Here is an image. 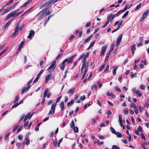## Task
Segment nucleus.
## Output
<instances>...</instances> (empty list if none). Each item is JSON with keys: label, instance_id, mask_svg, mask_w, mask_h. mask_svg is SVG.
<instances>
[{"label": "nucleus", "instance_id": "obj_22", "mask_svg": "<svg viewBox=\"0 0 149 149\" xmlns=\"http://www.w3.org/2000/svg\"><path fill=\"white\" fill-rule=\"evenodd\" d=\"M18 29H17V28H16L14 31V32L13 33L11 37H12L16 35V34H18V33H17L18 31Z\"/></svg>", "mask_w": 149, "mask_h": 149}, {"label": "nucleus", "instance_id": "obj_1", "mask_svg": "<svg viewBox=\"0 0 149 149\" xmlns=\"http://www.w3.org/2000/svg\"><path fill=\"white\" fill-rule=\"evenodd\" d=\"M33 79L30 80V81L28 82V83L27 84V85L28 86L26 88L25 87H24L23 89L22 90L21 94L22 95L24 93H26L27 91H28L30 88L31 87V86L29 84L32 82V80Z\"/></svg>", "mask_w": 149, "mask_h": 149}, {"label": "nucleus", "instance_id": "obj_56", "mask_svg": "<svg viewBox=\"0 0 149 149\" xmlns=\"http://www.w3.org/2000/svg\"><path fill=\"white\" fill-rule=\"evenodd\" d=\"M109 68V65H108L105 69V70H104V72H106V71H108Z\"/></svg>", "mask_w": 149, "mask_h": 149}, {"label": "nucleus", "instance_id": "obj_4", "mask_svg": "<svg viewBox=\"0 0 149 149\" xmlns=\"http://www.w3.org/2000/svg\"><path fill=\"white\" fill-rule=\"evenodd\" d=\"M17 5V4L15 3V4L13 6H12L9 7L7 9H5L3 12L1 14V15H3L9 11H11L13 9H14L15 7Z\"/></svg>", "mask_w": 149, "mask_h": 149}, {"label": "nucleus", "instance_id": "obj_58", "mask_svg": "<svg viewBox=\"0 0 149 149\" xmlns=\"http://www.w3.org/2000/svg\"><path fill=\"white\" fill-rule=\"evenodd\" d=\"M21 21L20 20H19V22H18L17 25L16 26V28H17V29H19V25L21 23Z\"/></svg>", "mask_w": 149, "mask_h": 149}, {"label": "nucleus", "instance_id": "obj_7", "mask_svg": "<svg viewBox=\"0 0 149 149\" xmlns=\"http://www.w3.org/2000/svg\"><path fill=\"white\" fill-rule=\"evenodd\" d=\"M45 14L44 12V10H42L37 15V16H38V20H40L42 19L45 16Z\"/></svg>", "mask_w": 149, "mask_h": 149}, {"label": "nucleus", "instance_id": "obj_27", "mask_svg": "<svg viewBox=\"0 0 149 149\" xmlns=\"http://www.w3.org/2000/svg\"><path fill=\"white\" fill-rule=\"evenodd\" d=\"M74 91H75L74 88H71L69 90V91H68V94L70 93L72 94H73L74 92Z\"/></svg>", "mask_w": 149, "mask_h": 149}, {"label": "nucleus", "instance_id": "obj_60", "mask_svg": "<svg viewBox=\"0 0 149 149\" xmlns=\"http://www.w3.org/2000/svg\"><path fill=\"white\" fill-rule=\"evenodd\" d=\"M22 126H20L19 129H18L17 131V133H18L20 131H21L22 130Z\"/></svg>", "mask_w": 149, "mask_h": 149}, {"label": "nucleus", "instance_id": "obj_30", "mask_svg": "<svg viewBox=\"0 0 149 149\" xmlns=\"http://www.w3.org/2000/svg\"><path fill=\"white\" fill-rule=\"evenodd\" d=\"M132 4H131L130 6H129V4L126 5L125 6L124 9L126 11L127 9H129L132 6Z\"/></svg>", "mask_w": 149, "mask_h": 149}, {"label": "nucleus", "instance_id": "obj_33", "mask_svg": "<svg viewBox=\"0 0 149 149\" xmlns=\"http://www.w3.org/2000/svg\"><path fill=\"white\" fill-rule=\"evenodd\" d=\"M139 97H141L142 96V94L139 90H137L135 92Z\"/></svg>", "mask_w": 149, "mask_h": 149}, {"label": "nucleus", "instance_id": "obj_50", "mask_svg": "<svg viewBox=\"0 0 149 149\" xmlns=\"http://www.w3.org/2000/svg\"><path fill=\"white\" fill-rule=\"evenodd\" d=\"M74 38V35H72L69 38V39L70 42H71L72 41V40Z\"/></svg>", "mask_w": 149, "mask_h": 149}, {"label": "nucleus", "instance_id": "obj_44", "mask_svg": "<svg viewBox=\"0 0 149 149\" xmlns=\"http://www.w3.org/2000/svg\"><path fill=\"white\" fill-rule=\"evenodd\" d=\"M110 130H111L113 134H115L116 133V132L115 130V129L113 128L112 127H110Z\"/></svg>", "mask_w": 149, "mask_h": 149}, {"label": "nucleus", "instance_id": "obj_5", "mask_svg": "<svg viewBox=\"0 0 149 149\" xmlns=\"http://www.w3.org/2000/svg\"><path fill=\"white\" fill-rule=\"evenodd\" d=\"M76 54L72 56H71L68 57V58L65 59L63 61L65 63L67 62L68 63H69L72 62L73 61L74 58H75Z\"/></svg>", "mask_w": 149, "mask_h": 149}, {"label": "nucleus", "instance_id": "obj_20", "mask_svg": "<svg viewBox=\"0 0 149 149\" xmlns=\"http://www.w3.org/2000/svg\"><path fill=\"white\" fill-rule=\"evenodd\" d=\"M51 74H49L45 77V83L47 82L49 80V79L51 77Z\"/></svg>", "mask_w": 149, "mask_h": 149}, {"label": "nucleus", "instance_id": "obj_62", "mask_svg": "<svg viewBox=\"0 0 149 149\" xmlns=\"http://www.w3.org/2000/svg\"><path fill=\"white\" fill-rule=\"evenodd\" d=\"M139 109L141 113L143 111V110L141 106H139Z\"/></svg>", "mask_w": 149, "mask_h": 149}, {"label": "nucleus", "instance_id": "obj_12", "mask_svg": "<svg viewBox=\"0 0 149 149\" xmlns=\"http://www.w3.org/2000/svg\"><path fill=\"white\" fill-rule=\"evenodd\" d=\"M122 37L123 34H121L119 35L118 37V38L116 44V46L117 47L118 46L120 43L122 38Z\"/></svg>", "mask_w": 149, "mask_h": 149}, {"label": "nucleus", "instance_id": "obj_55", "mask_svg": "<svg viewBox=\"0 0 149 149\" xmlns=\"http://www.w3.org/2000/svg\"><path fill=\"white\" fill-rule=\"evenodd\" d=\"M63 138H61L59 140V142H58L57 143L58 146V148H59V147L60 143L63 140Z\"/></svg>", "mask_w": 149, "mask_h": 149}, {"label": "nucleus", "instance_id": "obj_38", "mask_svg": "<svg viewBox=\"0 0 149 149\" xmlns=\"http://www.w3.org/2000/svg\"><path fill=\"white\" fill-rule=\"evenodd\" d=\"M74 131L75 133H77L79 131V129L77 127H74V126L73 127Z\"/></svg>", "mask_w": 149, "mask_h": 149}, {"label": "nucleus", "instance_id": "obj_47", "mask_svg": "<svg viewBox=\"0 0 149 149\" xmlns=\"http://www.w3.org/2000/svg\"><path fill=\"white\" fill-rule=\"evenodd\" d=\"M19 127V125H17L15 126L14 127L13 130V132L14 133L15 131V130L18 128Z\"/></svg>", "mask_w": 149, "mask_h": 149}, {"label": "nucleus", "instance_id": "obj_14", "mask_svg": "<svg viewBox=\"0 0 149 149\" xmlns=\"http://www.w3.org/2000/svg\"><path fill=\"white\" fill-rule=\"evenodd\" d=\"M35 34V32L33 30H31L29 32V35L27 36L28 38L31 39L32 37H33Z\"/></svg>", "mask_w": 149, "mask_h": 149}, {"label": "nucleus", "instance_id": "obj_45", "mask_svg": "<svg viewBox=\"0 0 149 149\" xmlns=\"http://www.w3.org/2000/svg\"><path fill=\"white\" fill-rule=\"evenodd\" d=\"M149 13V9L146 10L145 12L143 14V15L146 17L147 14Z\"/></svg>", "mask_w": 149, "mask_h": 149}, {"label": "nucleus", "instance_id": "obj_6", "mask_svg": "<svg viewBox=\"0 0 149 149\" xmlns=\"http://www.w3.org/2000/svg\"><path fill=\"white\" fill-rule=\"evenodd\" d=\"M56 61H54L52 64L49 67L48 70V72H53L56 67Z\"/></svg>", "mask_w": 149, "mask_h": 149}, {"label": "nucleus", "instance_id": "obj_13", "mask_svg": "<svg viewBox=\"0 0 149 149\" xmlns=\"http://www.w3.org/2000/svg\"><path fill=\"white\" fill-rule=\"evenodd\" d=\"M56 107L54 106V105H52L51 106V110H50L48 113L47 114V115H49L50 114L53 115L55 112V110Z\"/></svg>", "mask_w": 149, "mask_h": 149}, {"label": "nucleus", "instance_id": "obj_54", "mask_svg": "<svg viewBox=\"0 0 149 149\" xmlns=\"http://www.w3.org/2000/svg\"><path fill=\"white\" fill-rule=\"evenodd\" d=\"M124 113L125 115H126L128 114L129 113V112L128 110L126 109H125L124 110Z\"/></svg>", "mask_w": 149, "mask_h": 149}, {"label": "nucleus", "instance_id": "obj_23", "mask_svg": "<svg viewBox=\"0 0 149 149\" xmlns=\"http://www.w3.org/2000/svg\"><path fill=\"white\" fill-rule=\"evenodd\" d=\"M92 35H91L88 37L84 42L83 43L85 44L89 41L92 38Z\"/></svg>", "mask_w": 149, "mask_h": 149}, {"label": "nucleus", "instance_id": "obj_34", "mask_svg": "<svg viewBox=\"0 0 149 149\" xmlns=\"http://www.w3.org/2000/svg\"><path fill=\"white\" fill-rule=\"evenodd\" d=\"M117 135V136L118 138H120L122 137V134L118 132H116V133L115 134Z\"/></svg>", "mask_w": 149, "mask_h": 149}, {"label": "nucleus", "instance_id": "obj_39", "mask_svg": "<svg viewBox=\"0 0 149 149\" xmlns=\"http://www.w3.org/2000/svg\"><path fill=\"white\" fill-rule=\"evenodd\" d=\"M129 13V12L128 11H127L124 14V15L122 16V18L123 19Z\"/></svg>", "mask_w": 149, "mask_h": 149}, {"label": "nucleus", "instance_id": "obj_10", "mask_svg": "<svg viewBox=\"0 0 149 149\" xmlns=\"http://www.w3.org/2000/svg\"><path fill=\"white\" fill-rule=\"evenodd\" d=\"M44 12L45 14H46L47 15H48L52 13V11L50 7H48L44 10Z\"/></svg>", "mask_w": 149, "mask_h": 149}, {"label": "nucleus", "instance_id": "obj_64", "mask_svg": "<svg viewBox=\"0 0 149 149\" xmlns=\"http://www.w3.org/2000/svg\"><path fill=\"white\" fill-rule=\"evenodd\" d=\"M146 88V86L145 85H141V86H140V88L142 89V90H144Z\"/></svg>", "mask_w": 149, "mask_h": 149}, {"label": "nucleus", "instance_id": "obj_24", "mask_svg": "<svg viewBox=\"0 0 149 149\" xmlns=\"http://www.w3.org/2000/svg\"><path fill=\"white\" fill-rule=\"evenodd\" d=\"M40 75L38 74H37L36 78L33 81V83H36L38 81L40 78Z\"/></svg>", "mask_w": 149, "mask_h": 149}, {"label": "nucleus", "instance_id": "obj_26", "mask_svg": "<svg viewBox=\"0 0 149 149\" xmlns=\"http://www.w3.org/2000/svg\"><path fill=\"white\" fill-rule=\"evenodd\" d=\"M89 64L88 63H83L82 64V67L84 68H88Z\"/></svg>", "mask_w": 149, "mask_h": 149}, {"label": "nucleus", "instance_id": "obj_3", "mask_svg": "<svg viewBox=\"0 0 149 149\" xmlns=\"http://www.w3.org/2000/svg\"><path fill=\"white\" fill-rule=\"evenodd\" d=\"M19 10V9H17L16 10L14 11L13 13L9 14L6 17V19H9V18L12 17H16V14L18 13V12H17Z\"/></svg>", "mask_w": 149, "mask_h": 149}, {"label": "nucleus", "instance_id": "obj_18", "mask_svg": "<svg viewBox=\"0 0 149 149\" xmlns=\"http://www.w3.org/2000/svg\"><path fill=\"white\" fill-rule=\"evenodd\" d=\"M62 97V95H61L58 97L57 98L56 102H54L52 105H54V106L56 107V104L60 100Z\"/></svg>", "mask_w": 149, "mask_h": 149}, {"label": "nucleus", "instance_id": "obj_2", "mask_svg": "<svg viewBox=\"0 0 149 149\" xmlns=\"http://www.w3.org/2000/svg\"><path fill=\"white\" fill-rule=\"evenodd\" d=\"M55 0H49L44 3L42 5H41L39 8L40 9L44 8L45 6H48L49 5L52 4L54 2Z\"/></svg>", "mask_w": 149, "mask_h": 149}, {"label": "nucleus", "instance_id": "obj_61", "mask_svg": "<svg viewBox=\"0 0 149 149\" xmlns=\"http://www.w3.org/2000/svg\"><path fill=\"white\" fill-rule=\"evenodd\" d=\"M120 126H121V127H122L123 128V129H124V130H125V127L124 126V125H123V122L122 123H120Z\"/></svg>", "mask_w": 149, "mask_h": 149}, {"label": "nucleus", "instance_id": "obj_29", "mask_svg": "<svg viewBox=\"0 0 149 149\" xmlns=\"http://www.w3.org/2000/svg\"><path fill=\"white\" fill-rule=\"evenodd\" d=\"M114 44L113 43L111 45L110 50L109 53H111V52L113 51L114 49Z\"/></svg>", "mask_w": 149, "mask_h": 149}, {"label": "nucleus", "instance_id": "obj_8", "mask_svg": "<svg viewBox=\"0 0 149 149\" xmlns=\"http://www.w3.org/2000/svg\"><path fill=\"white\" fill-rule=\"evenodd\" d=\"M112 16V14H109L108 15L107 17V21L106 22L105 24H104V25L102 26V28H104L106 27L109 22H111V17Z\"/></svg>", "mask_w": 149, "mask_h": 149}, {"label": "nucleus", "instance_id": "obj_52", "mask_svg": "<svg viewBox=\"0 0 149 149\" xmlns=\"http://www.w3.org/2000/svg\"><path fill=\"white\" fill-rule=\"evenodd\" d=\"M62 54H63L62 53L58 54L56 58V60H57L62 56Z\"/></svg>", "mask_w": 149, "mask_h": 149}, {"label": "nucleus", "instance_id": "obj_25", "mask_svg": "<svg viewBox=\"0 0 149 149\" xmlns=\"http://www.w3.org/2000/svg\"><path fill=\"white\" fill-rule=\"evenodd\" d=\"M74 100H72L70 102H68L67 103V106L69 107L70 106L72 105L74 103Z\"/></svg>", "mask_w": 149, "mask_h": 149}, {"label": "nucleus", "instance_id": "obj_9", "mask_svg": "<svg viewBox=\"0 0 149 149\" xmlns=\"http://www.w3.org/2000/svg\"><path fill=\"white\" fill-rule=\"evenodd\" d=\"M49 89L47 88L45 90L43 95V99H42V102L41 103V104H44L45 102V97L47 96V94L48 93Z\"/></svg>", "mask_w": 149, "mask_h": 149}, {"label": "nucleus", "instance_id": "obj_59", "mask_svg": "<svg viewBox=\"0 0 149 149\" xmlns=\"http://www.w3.org/2000/svg\"><path fill=\"white\" fill-rule=\"evenodd\" d=\"M18 105H19V104H18V103H15V104L13 105L12 107V108H15L16 107H17Z\"/></svg>", "mask_w": 149, "mask_h": 149}, {"label": "nucleus", "instance_id": "obj_46", "mask_svg": "<svg viewBox=\"0 0 149 149\" xmlns=\"http://www.w3.org/2000/svg\"><path fill=\"white\" fill-rule=\"evenodd\" d=\"M130 107L131 108H134V109L135 108V107H137L135 104L133 103L130 105Z\"/></svg>", "mask_w": 149, "mask_h": 149}, {"label": "nucleus", "instance_id": "obj_11", "mask_svg": "<svg viewBox=\"0 0 149 149\" xmlns=\"http://www.w3.org/2000/svg\"><path fill=\"white\" fill-rule=\"evenodd\" d=\"M107 49V46L106 45H105L102 47L100 53V56L104 55Z\"/></svg>", "mask_w": 149, "mask_h": 149}, {"label": "nucleus", "instance_id": "obj_48", "mask_svg": "<svg viewBox=\"0 0 149 149\" xmlns=\"http://www.w3.org/2000/svg\"><path fill=\"white\" fill-rule=\"evenodd\" d=\"M114 89L116 91H118L120 92H121V90L117 86H116L114 87Z\"/></svg>", "mask_w": 149, "mask_h": 149}, {"label": "nucleus", "instance_id": "obj_63", "mask_svg": "<svg viewBox=\"0 0 149 149\" xmlns=\"http://www.w3.org/2000/svg\"><path fill=\"white\" fill-rule=\"evenodd\" d=\"M137 77V74L136 73L131 75V77L132 79L134 78V77Z\"/></svg>", "mask_w": 149, "mask_h": 149}, {"label": "nucleus", "instance_id": "obj_42", "mask_svg": "<svg viewBox=\"0 0 149 149\" xmlns=\"http://www.w3.org/2000/svg\"><path fill=\"white\" fill-rule=\"evenodd\" d=\"M119 123L123 122L122 116L121 114H120L119 115Z\"/></svg>", "mask_w": 149, "mask_h": 149}, {"label": "nucleus", "instance_id": "obj_15", "mask_svg": "<svg viewBox=\"0 0 149 149\" xmlns=\"http://www.w3.org/2000/svg\"><path fill=\"white\" fill-rule=\"evenodd\" d=\"M11 22V20H10L8 21L5 25L2 27L3 29L4 30L7 27L10 25Z\"/></svg>", "mask_w": 149, "mask_h": 149}, {"label": "nucleus", "instance_id": "obj_57", "mask_svg": "<svg viewBox=\"0 0 149 149\" xmlns=\"http://www.w3.org/2000/svg\"><path fill=\"white\" fill-rule=\"evenodd\" d=\"M110 14H112V16L111 17V22L113 20L114 18L115 17H116V16L115 14L113 15H112V13H111Z\"/></svg>", "mask_w": 149, "mask_h": 149}, {"label": "nucleus", "instance_id": "obj_51", "mask_svg": "<svg viewBox=\"0 0 149 149\" xmlns=\"http://www.w3.org/2000/svg\"><path fill=\"white\" fill-rule=\"evenodd\" d=\"M120 148L117 145H113L112 147V149H118Z\"/></svg>", "mask_w": 149, "mask_h": 149}, {"label": "nucleus", "instance_id": "obj_53", "mask_svg": "<svg viewBox=\"0 0 149 149\" xmlns=\"http://www.w3.org/2000/svg\"><path fill=\"white\" fill-rule=\"evenodd\" d=\"M137 130L138 131L141 132L142 131V129L141 126H139L137 128Z\"/></svg>", "mask_w": 149, "mask_h": 149}, {"label": "nucleus", "instance_id": "obj_41", "mask_svg": "<svg viewBox=\"0 0 149 149\" xmlns=\"http://www.w3.org/2000/svg\"><path fill=\"white\" fill-rule=\"evenodd\" d=\"M9 48L8 47H7L5 49H4L2 51L1 53L0 54L2 55Z\"/></svg>", "mask_w": 149, "mask_h": 149}, {"label": "nucleus", "instance_id": "obj_40", "mask_svg": "<svg viewBox=\"0 0 149 149\" xmlns=\"http://www.w3.org/2000/svg\"><path fill=\"white\" fill-rule=\"evenodd\" d=\"M110 54H111V53L108 52V53L107 54V56L106 57V58H105V61H104L105 63L106 62V61H107L108 60L109 58V56H110Z\"/></svg>", "mask_w": 149, "mask_h": 149}, {"label": "nucleus", "instance_id": "obj_19", "mask_svg": "<svg viewBox=\"0 0 149 149\" xmlns=\"http://www.w3.org/2000/svg\"><path fill=\"white\" fill-rule=\"evenodd\" d=\"M33 113H32L30 114V113H29L28 114L26 115V117H25L26 119L30 120L32 116H33Z\"/></svg>", "mask_w": 149, "mask_h": 149}, {"label": "nucleus", "instance_id": "obj_43", "mask_svg": "<svg viewBox=\"0 0 149 149\" xmlns=\"http://www.w3.org/2000/svg\"><path fill=\"white\" fill-rule=\"evenodd\" d=\"M25 26V24H22L20 26V27L19 28V30H19L20 31H21L22 29H23V28L24 27V26Z\"/></svg>", "mask_w": 149, "mask_h": 149}, {"label": "nucleus", "instance_id": "obj_31", "mask_svg": "<svg viewBox=\"0 0 149 149\" xmlns=\"http://www.w3.org/2000/svg\"><path fill=\"white\" fill-rule=\"evenodd\" d=\"M141 3H139L136 7L135 9V10L136 11L138 10L139 9H140L141 7Z\"/></svg>", "mask_w": 149, "mask_h": 149}, {"label": "nucleus", "instance_id": "obj_28", "mask_svg": "<svg viewBox=\"0 0 149 149\" xmlns=\"http://www.w3.org/2000/svg\"><path fill=\"white\" fill-rule=\"evenodd\" d=\"M118 27H120H120L122 24H121V23H120V22L119 21H116L114 23V26H116L117 24H118Z\"/></svg>", "mask_w": 149, "mask_h": 149}, {"label": "nucleus", "instance_id": "obj_49", "mask_svg": "<svg viewBox=\"0 0 149 149\" xmlns=\"http://www.w3.org/2000/svg\"><path fill=\"white\" fill-rule=\"evenodd\" d=\"M104 141H102L101 142H100L99 141V140H97V145L99 146H100L101 145L103 144H104Z\"/></svg>", "mask_w": 149, "mask_h": 149}, {"label": "nucleus", "instance_id": "obj_36", "mask_svg": "<svg viewBox=\"0 0 149 149\" xmlns=\"http://www.w3.org/2000/svg\"><path fill=\"white\" fill-rule=\"evenodd\" d=\"M19 95H17L15 97V99L14 100V103H15L17 102L19 100Z\"/></svg>", "mask_w": 149, "mask_h": 149}, {"label": "nucleus", "instance_id": "obj_17", "mask_svg": "<svg viewBox=\"0 0 149 149\" xmlns=\"http://www.w3.org/2000/svg\"><path fill=\"white\" fill-rule=\"evenodd\" d=\"M131 49L132 51V55L133 56L134 53V51L136 49L135 45L134 44L132 46Z\"/></svg>", "mask_w": 149, "mask_h": 149}, {"label": "nucleus", "instance_id": "obj_21", "mask_svg": "<svg viewBox=\"0 0 149 149\" xmlns=\"http://www.w3.org/2000/svg\"><path fill=\"white\" fill-rule=\"evenodd\" d=\"M59 107L61 108V110H63L64 108V104L63 101L61 102V104H60Z\"/></svg>", "mask_w": 149, "mask_h": 149}, {"label": "nucleus", "instance_id": "obj_35", "mask_svg": "<svg viewBox=\"0 0 149 149\" xmlns=\"http://www.w3.org/2000/svg\"><path fill=\"white\" fill-rule=\"evenodd\" d=\"M24 43V41H23L21 42L20 43V45L19 46V48L18 49L21 50Z\"/></svg>", "mask_w": 149, "mask_h": 149}, {"label": "nucleus", "instance_id": "obj_16", "mask_svg": "<svg viewBox=\"0 0 149 149\" xmlns=\"http://www.w3.org/2000/svg\"><path fill=\"white\" fill-rule=\"evenodd\" d=\"M65 63L63 61L61 64H60L59 65V66L60 68V69L62 70H63L64 69V68L65 66Z\"/></svg>", "mask_w": 149, "mask_h": 149}, {"label": "nucleus", "instance_id": "obj_37", "mask_svg": "<svg viewBox=\"0 0 149 149\" xmlns=\"http://www.w3.org/2000/svg\"><path fill=\"white\" fill-rule=\"evenodd\" d=\"M70 126L71 128H72L74 126V123L73 120L71 121V123L70 124Z\"/></svg>", "mask_w": 149, "mask_h": 149}, {"label": "nucleus", "instance_id": "obj_32", "mask_svg": "<svg viewBox=\"0 0 149 149\" xmlns=\"http://www.w3.org/2000/svg\"><path fill=\"white\" fill-rule=\"evenodd\" d=\"M106 65V63H105V64H104L103 65H102L101 66V67L99 69V72L102 71V70L104 68Z\"/></svg>", "mask_w": 149, "mask_h": 149}]
</instances>
